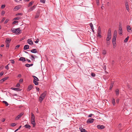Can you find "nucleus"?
<instances>
[{"instance_id": "1", "label": "nucleus", "mask_w": 132, "mask_h": 132, "mask_svg": "<svg viewBox=\"0 0 132 132\" xmlns=\"http://www.w3.org/2000/svg\"><path fill=\"white\" fill-rule=\"evenodd\" d=\"M12 31L13 33L20 34L21 32V31L20 30L19 28L15 29L12 28L11 30Z\"/></svg>"}, {"instance_id": "2", "label": "nucleus", "mask_w": 132, "mask_h": 132, "mask_svg": "<svg viewBox=\"0 0 132 132\" xmlns=\"http://www.w3.org/2000/svg\"><path fill=\"white\" fill-rule=\"evenodd\" d=\"M127 30L129 32H132V28H131L129 26H127Z\"/></svg>"}, {"instance_id": "3", "label": "nucleus", "mask_w": 132, "mask_h": 132, "mask_svg": "<svg viewBox=\"0 0 132 132\" xmlns=\"http://www.w3.org/2000/svg\"><path fill=\"white\" fill-rule=\"evenodd\" d=\"M36 5H34L32 6V7L29 9L28 10V12H29L31 11H32L34 10L35 8L36 7Z\"/></svg>"}, {"instance_id": "4", "label": "nucleus", "mask_w": 132, "mask_h": 132, "mask_svg": "<svg viewBox=\"0 0 132 132\" xmlns=\"http://www.w3.org/2000/svg\"><path fill=\"white\" fill-rule=\"evenodd\" d=\"M31 123L33 125V127H35L36 126V123L35 122V119H31Z\"/></svg>"}, {"instance_id": "5", "label": "nucleus", "mask_w": 132, "mask_h": 132, "mask_svg": "<svg viewBox=\"0 0 132 132\" xmlns=\"http://www.w3.org/2000/svg\"><path fill=\"white\" fill-rule=\"evenodd\" d=\"M94 120V119L92 118H90L88 119L87 121V123H92Z\"/></svg>"}, {"instance_id": "6", "label": "nucleus", "mask_w": 132, "mask_h": 132, "mask_svg": "<svg viewBox=\"0 0 132 132\" xmlns=\"http://www.w3.org/2000/svg\"><path fill=\"white\" fill-rule=\"evenodd\" d=\"M97 127L99 129H103L105 127L103 125H98L97 126Z\"/></svg>"}, {"instance_id": "7", "label": "nucleus", "mask_w": 132, "mask_h": 132, "mask_svg": "<svg viewBox=\"0 0 132 132\" xmlns=\"http://www.w3.org/2000/svg\"><path fill=\"white\" fill-rule=\"evenodd\" d=\"M122 27L121 26L119 27V33L120 35H122Z\"/></svg>"}, {"instance_id": "8", "label": "nucleus", "mask_w": 132, "mask_h": 132, "mask_svg": "<svg viewBox=\"0 0 132 132\" xmlns=\"http://www.w3.org/2000/svg\"><path fill=\"white\" fill-rule=\"evenodd\" d=\"M46 94V92L45 91L43 93L40 95V96L44 99Z\"/></svg>"}, {"instance_id": "9", "label": "nucleus", "mask_w": 132, "mask_h": 132, "mask_svg": "<svg viewBox=\"0 0 132 132\" xmlns=\"http://www.w3.org/2000/svg\"><path fill=\"white\" fill-rule=\"evenodd\" d=\"M27 42L29 45H32L33 44V42L32 40L30 39H28Z\"/></svg>"}, {"instance_id": "10", "label": "nucleus", "mask_w": 132, "mask_h": 132, "mask_svg": "<svg viewBox=\"0 0 132 132\" xmlns=\"http://www.w3.org/2000/svg\"><path fill=\"white\" fill-rule=\"evenodd\" d=\"M125 5L127 10L128 11H129V7L128 3L127 2H126L125 4Z\"/></svg>"}, {"instance_id": "11", "label": "nucleus", "mask_w": 132, "mask_h": 132, "mask_svg": "<svg viewBox=\"0 0 132 132\" xmlns=\"http://www.w3.org/2000/svg\"><path fill=\"white\" fill-rule=\"evenodd\" d=\"M79 129L81 132H88L85 129L83 128L82 127L80 128Z\"/></svg>"}, {"instance_id": "12", "label": "nucleus", "mask_w": 132, "mask_h": 132, "mask_svg": "<svg viewBox=\"0 0 132 132\" xmlns=\"http://www.w3.org/2000/svg\"><path fill=\"white\" fill-rule=\"evenodd\" d=\"M19 60L22 61L23 62H24L26 61V60L25 58L22 57L20 58Z\"/></svg>"}, {"instance_id": "13", "label": "nucleus", "mask_w": 132, "mask_h": 132, "mask_svg": "<svg viewBox=\"0 0 132 132\" xmlns=\"http://www.w3.org/2000/svg\"><path fill=\"white\" fill-rule=\"evenodd\" d=\"M23 114L22 113H21L16 117V119H19L22 116Z\"/></svg>"}, {"instance_id": "14", "label": "nucleus", "mask_w": 132, "mask_h": 132, "mask_svg": "<svg viewBox=\"0 0 132 132\" xmlns=\"http://www.w3.org/2000/svg\"><path fill=\"white\" fill-rule=\"evenodd\" d=\"M111 38V35H108L107 37L106 41H109Z\"/></svg>"}, {"instance_id": "15", "label": "nucleus", "mask_w": 132, "mask_h": 132, "mask_svg": "<svg viewBox=\"0 0 132 132\" xmlns=\"http://www.w3.org/2000/svg\"><path fill=\"white\" fill-rule=\"evenodd\" d=\"M33 88V86L31 85H29L28 88L27 90L28 91H30L32 88Z\"/></svg>"}, {"instance_id": "16", "label": "nucleus", "mask_w": 132, "mask_h": 132, "mask_svg": "<svg viewBox=\"0 0 132 132\" xmlns=\"http://www.w3.org/2000/svg\"><path fill=\"white\" fill-rule=\"evenodd\" d=\"M29 46L28 45H25L24 47V50H26L29 49Z\"/></svg>"}, {"instance_id": "17", "label": "nucleus", "mask_w": 132, "mask_h": 132, "mask_svg": "<svg viewBox=\"0 0 132 132\" xmlns=\"http://www.w3.org/2000/svg\"><path fill=\"white\" fill-rule=\"evenodd\" d=\"M30 52L33 53H36L37 52L36 51V50L35 49H34L30 50Z\"/></svg>"}, {"instance_id": "18", "label": "nucleus", "mask_w": 132, "mask_h": 132, "mask_svg": "<svg viewBox=\"0 0 132 132\" xmlns=\"http://www.w3.org/2000/svg\"><path fill=\"white\" fill-rule=\"evenodd\" d=\"M117 32L116 30H115L114 32V34L113 35V37H117Z\"/></svg>"}, {"instance_id": "19", "label": "nucleus", "mask_w": 132, "mask_h": 132, "mask_svg": "<svg viewBox=\"0 0 132 132\" xmlns=\"http://www.w3.org/2000/svg\"><path fill=\"white\" fill-rule=\"evenodd\" d=\"M11 88L13 90H14L16 91H19L21 90L20 88H15L12 87Z\"/></svg>"}, {"instance_id": "20", "label": "nucleus", "mask_w": 132, "mask_h": 132, "mask_svg": "<svg viewBox=\"0 0 132 132\" xmlns=\"http://www.w3.org/2000/svg\"><path fill=\"white\" fill-rule=\"evenodd\" d=\"M20 8V7L19 6H16L14 8V10L15 11L17 10Z\"/></svg>"}, {"instance_id": "21", "label": "nucleus", "mask_w": 132, "mask_h": 132, "mask_svg": "<svg viewBox=\"0 0 132 132\" xmlns=\"http://www.w3.org/2000/svg\"><path fill=\"white\" fill-rule=\"evenodd\" d=\"M32 77L34 78V80L37 81H38L39 80L38 79L36 76H32Z\"/></svg>"}, {"instance_id": "22", "label": "nucleus", "mask_w": 132, "mask_h": 132, "mask_svg": "<svg viewBox=\"0 0 132 132\" xmlns=\"http://www.w3.org/2000/svg\"><path fill=\"white\" fill-rule=\"evenodd\" d=\"M90 26L91 29L92 31L93 32H94V28L93 27V24L92 23H90Z\"/></svg>"}, {"instance_id": "23", "label": "nucleus", "mask_w": 132, "mask_h": 132, "mask_svg": "<svg viewBox=\"0 0 132 132\" xmlns=\"http://www.w3.org/2000/svg\"><path fill=\"white\" fill-rule=\"evenodd\" d=\"M29 55L31 56V57L30 59H31L32 61H34L35 60V58L34 56L32 55L29 54Z\"/></svg>"}, {"instance_id": "24", "label": "nucleus", "mask_w": 132, "mask_h": 132, "mask_svg": "<svg viewBox=\"0 0 132 132\" xmlns=\"http://www.w3.org/2000/svg\"><path fill=\"white\" fill-rule=\"evenodd\" d=\"M33 65V64H29L28 63H27L25 64V66L28 67H29L31 66H32Z\"/></svg>"}, {"instance_id": "25", "label": "nucleus", "mask_w": 132, "mask_h": 132, "mask_svg": "<svg viewBox=\"0 0 132 132\" xmlns=\"http://www.w3.org/2000/svg\"><path fill=\"white\" fill-rule=\"evenodd\" d=\"M24 127L27 128H28L29 129H30L31 126L30 125H28L27 124H26L24 126Z\"/></svg>"}, {"instance_id": "26", "label": "nucleus", "mask_w": 132, "mask_h": 132, "mask_svg": "<svg viewBox=\"0 0 132 132\" xmlns=\"http://www.w3.org/2000/svg\"><path fill=\"white\" fill-rule=\"evenodd\" d=\"M101 34V32H97V36L99 37L100 38H101L102 37V36Z\"/></svg>"}, {"instance_id": "27", "label": "nucleus", "mask_w": 132, "mask_h": 132, "mask_svg": "<svg viewBox=\"0 0 132 132\" xmlns=\"http://www.w3.org/2000/svg\"><path fill=\"white\" fill-rule=\"evenodd\" d=\"M116 95L117 96L119 94V90L118 89H117L115 91Z\"/></svg>"}, {"instance_id": "28", "label": "nucleus", "mask_w": 132, "mask_h": 132, "mask_svg": "<svg viewBox=\"0 0 132 132\" xmlns=\"http://www.w3.org/2000/svg\"><path fill=\"white\" fill-rule=\"evenodd\" d=\"M112 103L113 105L114 106L115 105L116 103H115V99L114 98H112Z\"/></svg>"}, {"instance_id": "29", "label": "nucleus", "mask_w": 132, "mask_h": 132, "mask_svg": "<svg viewBox=\"0 0 132 132\" xmlns=\"http://www.w3.org/2000/svg\"><path fill=\"white\" fill-rule=\"evenodd\" d=\"M31 119H35V116L32 113H31Z\"/></svg>"}, {"instance_id": "30", "label": "nucleus", "mask_w": 132, "mask_h": 132, "mask_svg": "<svg viewBox=\"0 0 132 132\" xmlns=\"http://www.w3.org/2000/svg\"><path fill=\"white\" fill-rule=\"evenodd\" d=\"M44 99L41 96H40L39 97V100L40 102H42L43 100Z\"/></svg>"}, {"instance_id": "31", "label": "nucleus", "mask_w": 132, "mask_h": 132, "mask_svg": "<svg viewBox=\"0 0 132 132\" xmlns=\"http://www.w3.org/2000/svg\"><path fill=\"white\" fill-rule=\"evenodd\" d=\"M33 82L35 85H38V83L37 81L33 80Z\"/></svg>"}, {"instance_id": "32", "label": "nucleus", "mask_w": 132, "mask_h": 132, "mask_svg": "<svg viewBox=\"0 0 132 132\" xmlns=\"http://www.w3.org/2000/svg\"><path fill=\"white\" fill-rule=\"evenodd\" d=\"M39 13L38 12L36 14L35 18H38L39 17Z\"/></svg>"}, {"instance_id": "33", "label": "nucleus", "mask_w": 132, "mask_h": 132, "mask_svg": "<svg viewBox=\"0 0 132 132\" xmlns=\"http://www.w3.org/2000/svg\"><path fill=\"white\" fill-rule=\"evenodd\" d=\"M6 43V47H8V38H7L5 41Z\"/></svg>"}, {"instance_id": "34", "label": "nucleus", "mask_w": 132, "mask_h": 132, "mask_svg": "<svg viewBox=\"0 0 132 132\" xmlns=\"http://www.w3.org/2000/svg\"><path fill=\"white\" fill-rule=\"evenodd\" d=\"M129 37L128 36L126 39H125L124 42L125 43H126L127 42V41L129 39Z\"/></svg>"}, {"instance_id": "35", "label": "nucleus", "mask_w": 132, "mask_h": 132, "mask_svg": "<svg viewBox=\"0 0 132 132\" xmlns=\"http://www.w3.org/2000/svg\"><path fill=\"white\" fill-rule=\"evenodd\" d=\"M116 38L113 37V38L112 39V43H114V42H116Z\"/></svg>"}, {"instance_id": "36", "label": "nucleus", "mask_w": 132, "mask_h": 132, "mask_svg": "<svg viewBox=\"0 0 132 132\" xmlns=\"http://www.w3.org/2000/svg\"><path fill=\"white\" fill-rule=\"evenodd\" d=\"M106 51L105 50H103L102 52V53L103 55H104L106 54Z\"/></svg>"}, {"instance_id": "37", "label": "nucleus", "mask_w": 132, "mask_h": 132, "mask_svg": "<svg viewBox=\"0 0 132 132\" xmlns=\"http://www.w3.org/2000/svg\"><path fill=\"white\" fill-rule=\"evenodd\" d=\"M16 124L15 123H12L11 124L10 126L12 127H14L16 126Z\"/></svg>"}, {"instance_id": "38", "label": "nucleus", "mask_w": 132, "mask_h": 132, "mask_svg": "<svg viewBox=\"0 0 132 132\" xmlns=\"http://www.w3.org/2000/svg\"><path fill=\"white\" fill-rule=\"evenodd\" d=\"M2 102L3 103H4L6 106H7L8 105V103L6 101H3Z\"/></svg>"}, {"instance_id": "39", "label": "nucleus", "mask_w": 132, "mask_h": 132, "mask_svg": "<svg viewBox=\"0 0 132 132\" xmlns=\"http://www.w3.org/2000/svg\"><path fill=\"white\" fill-rule=\"evenodd\" d=\"M34 3V2H31L28 4V6L29 7L31 6L33 3Z\"/></svg>"}, {"instance_id": "40", "label": "nucleus", "mask_w": 132, "mask_h": 132, "mask_svg": "<svg viewBox=\"0 0 132 132\" xmlns=\"http://www.w3.org/2000/svg\"><path fill=\"white\" fill-rule=\"evenodd\" d=\"M109 34L110 35H111V29H109L108 32V35Z\"/></svg>"}, {"instance_id": "41", "label": "nucleus", "mask_w": 132, "mask_h": 132, "mask_svg": "<svg viewBox=\"0 0 132 132\" xmlns=\"http://www.w3.org/2000/svg\"><path fill=\"white\" fill-rule=\"evenodd\" d=\"M113 48H114L116 46V42H114V43H113Z\"/></svg>"}, {"instance_id": "42", "label": "nucleus", "mask_w": 132, "mask_h": 132, "mask_svg": "<svg viewBox=\"0 0 132 132\" xmlns=\"http://www.w3.org/2000/svg\"><path fill=\"white\" fill-rule=\"evenodd\" d=\"M8 78V77H6L5 78H4L2 79V80L3 81H4L6 80Z\"/></svg>"}, {"instance_id": "43", "label": "nucleus", "mask_w": 132, "mask_h": 132, "mask_svg": "<svg viewBox=\"0 0 132 132\" xmlns=\"http://www.w3.org/2000/svg\"><path fill=\"white\" fill-rule=\"evenodd\" d=\"M91 76L93 77H94L95 76V74L94 73L92 72L91 73Z\"/></svg>"}, {"instance_id": "44", "label": "nucleus", "mask_w": 132, "mask_h": 132, "mask_svg": "<svg viewBox=\"0 0 132 132\" xmlns=\"http://www.w3.org/2000/svg\"><path fill=\"white\" fill-rule=\"evenodd\" d=\"M97 32H101V29L100 27H98Z\"/></svg>"}, {"instance_id": "45", "label": "nucleus", "mask_w": 132, "mask_h": 132, "mask_svg": "<svg viewBox=\"0 0 132 132\" xmlns=\"http://www.w3.org/2000/svg\"><path fill=\"white\" fill-rule=\"evenodd\" d=\"M20 19V18L19 17H17L15 18H14L13 19V20H18Z\"/></svg>"}, {"instance_id": "46", "label": "nucleus", "mask_w": 132, "mask_h": 132, "mask_svg": "<svg viewBox=\"0 0 132 132\" xmlns=\"http://www.w3.org/2000/svg\"><path fill=\"white\" fill-rule=\"evenodd\" d=\"M10 61H11V63L12 64H14V61L13 60H10Z\"/></svg>"}, {"instance_id": "47", "label": "nucleus", "mask_w": 132, "mask_h": 132, "mask_svg": "<svg viewBox=\"0 0 132 132\" xmlns=\"http://www.w3.org/2000/svg\"><path fill=\"white\" fill-rule=\"evenodd\" d=\"M40 2L41 3H45V0H40Z\"/></svg>"}, {"instance_id": "48", "label": "nucleus", "mask_w": 132, "mask_h": 132, "mask_svg": "<svg viewBox=\"0 0 132 132\" xmlns=\"http://www.w3.org/2000/svg\"><path fill=\"white\" fill-rule=\"evenodd\" d=\"M20 45H17L15 47V49H17L18 48L20 47Z\"/></svg>"}, {"instance_id": "49", "label": "nucleus", "mask_w": 132, "mask_h": 132, "mask_svg": "<svg viewBox=\"0 0 132 132\" xmlns=\"http://www.w3.org/2000/svg\"><path fill=\"white\" fill-rule=\"evenodd\" d=\"M5 13V12L4 11H2L1 15H3Z\"/></svg>"}, {"instance_id": "50", "label": "nucleus", "mask_w": 132, "mask_h": 132, "mask_svg": "<svg viewBox=\"0 0 132 132\" xmlns=\"http://www.w3.org/2000/svg\"><path fill=\"white\" fill-rule=\"evenodd\" d=\"M5 7V5H1V8L2 9H3Z\"/></svg>"}, {"instance_id": "51", "label": "nucleus", "mask_w": 132, "mask_h": 132, "mask_svg": "<svg viewBox=\"0 0 132 132\" xmlns=\"http://www.w3.org/2000/svg\"><path fill=\"white\" fill-rule=\"evenodd\" d=\"M106 44L107 45L109 46L110 44V42L109 41H107L106 42Z\"/></svg>"}, {"instance_id": "52", "label": "nucleus", "mask_w": 132, "mask_h": 132, "mask_svg": "<svg viewBox=\"0 0 132 132\" xmlns=\"http://www.w3.org/2000/svg\"><path fill=\"white\" fill-rule=\"evenodd\" d=\"M4 72H2L0 73V77L2 76Z\"/></svg>"}, {"instance_id": "53", "label": "nucleus", "mask_w": 132, "mask_h": 132, "mask_svg": "<svg viewBox=\"0 0 132 132\" xmlns=\"http://www.w3.org/2000/svg\"><path fill=\"white\" fill-rule=\"evenodd\" d=\"M39 39H37V40H36V41L35 42V43H38V42H39Z\"/></svg>"}, {"instance_id": "54", "label": "nucleus", "mask_w": 132, "mask_h": 132, "mask_svg": "<svg viewBox=\"0 0 132 132\" xmlns=\"http://www.w3.org/2000/svg\"><path fill=\"white\" fill-rule=\"evenodd\" d=\"M23 79H21L19 80V82L20 83L22 82H23Z\"/></svg>"}, {"instance_id": "55", "label": "nucleus", "mask_w": 132, "mask_h": 132, "mask_svg": "<svg viewBox=\"0 0 132 132\" xmlns=\"http://www.w3.org/2000/svg\"><path fill=\"white\" fill-rule=\"evenodd\" d=\"M8 20L7 19L4 22V24H6L8 22Z\"/></svg>"}, {"instance_id": "56", "label": "nucleus", "mask_w": 132, "mask_h": 132, "mask_svg": "<svg viewBox=\"0 0 132 132\" xmlns=\"http://www.w3.org/2000/svg\"><path fill=\"white\" fill-rule=\"evenodd\" d=\"M20 86V84H19L18 83L16 85V87H19V86Z\"/></svg>"}, {"instance_id": "57", "label": "nucleus", "mask_w": 132, "mask_h": 132, "mask_svg": "<svg viewBox=\"0 0 132 132\" xmlns=\"http://www.w3.org/2000/svg\"><path fill=\"white\" fill-rule=\"evenodd\" d=\"M5 19L4 18L2 19V20L1 21V22L2 23L5 20Z\"/></svg>"}, {"instance_id": "58", "label": "nucleus", "mask_w": 132, "mask_h": 132, "mask_svg": "<svg viewBox=\"0 0 132 132\" xmlns=\"http://www.w3.org/2000/svg\"><path fill=\"white\" fill-rule=\"evenodd\" d=\"M18 22V21H14L13 22V24H15L16 23Z\"/></svg>"}, {"instance_id": "59", "label": "nucleus", "mask_w": 132, "mask_h": 132, "mask_svg": "<svg viewBox=\"0 0 132 132\" xmlns=\"http://www.w3.org/2000/svg\"><path fill=\"white\" fill-rule=\"evenodd\" d=\"M22 14L21 13H17L16 14V16L18 15H22Z\"/></svg>"}, {"instance_id": "60", "label": "nucleus", "mask_w": 132, "mask_h": 132, "mask_svg": "<svg viewBox=\"0 0 132 132\" xmlns=\"http://www.w3.org/2000/svg\"><path fill=\"white\" fill-rule=\"evenodd\" d=\"M96 3L97 5H99V0H98L97 1Z\"/></svg>"}, {"instance_id": "61", "label": "nucleus", "mask_w": 132, "mask_h": 132, "mask_svg": "<svg viewBox=\"0 0 132 132\" xmlns=\"http://www.w3.org/2000/svg\"><path fill=\"white\" fill-rule=\"evenodd\" d=\"M119 99H118L116 100V102L117 103H119Z\"/></svg>"}, {"instance_id": "62", "label": "nucleus", "mask_w": 132, "mask_h": 132, "mask_svg": "<svg viewBox=\"0 0 132 132\" xmlns=\"http://www.w3.org/2000/svg\"><path fill=\"white\" fill-rule=\"evenodd\" d=\"M92 115L93 114H90L88 116V117H91Z\"/></svg>"}, {"instance_id": "63", "label": "nucleus", "mask_w": 132, "mask_h": 132, "mask_svg": "<svg viewBox=\"0 0 132 132\" xmlns=\"http://www.w3.org/2000/svg\"><path fill=\"white\" fill-rule=\"evenodd\" d=\"M5 68L7 69H8V64L5 67Z\"/></svg>"}, {"instance_id": "64", "label": "nucleus", "mask_w": 132, "mask_h": 132, "mask_svg": "<svg viewBox=\"0 0 132 132\" xmlns=\"http://www.w3.org/2000/svg\"><path fill=\"white\" fill-rule=\"evenodd\" d=\"M5 118H3L2 120V122H4L5 121Z\"/></svg>"}]
</instances>
